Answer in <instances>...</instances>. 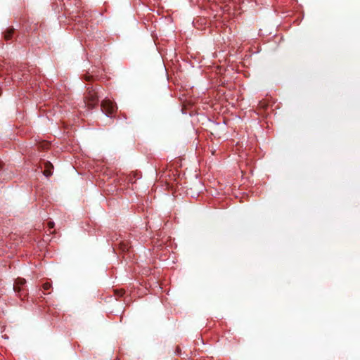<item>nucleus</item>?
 Wrapping results in <instances>:
<instances>
[{"label":"nucleus","mask_w":360,"mask_h":360,"mask_svg":"<svg viewBox=\"0 0 360 360\" xmlns=\"http://www.w3.org/2000/svg\"><path fill=\"white\" fill-rule=\"evenodd\" d=\"M98 102L97 92L93 86H88L84 96V103L89 108H93Z\"/></svg>","instance_id":"f257e3e1"},{"label":"nucleus","mask_w":360,"mask_h":360,"mask_svg":"<svg viewBox=\"0 0 360 360\" xmlns=\"http://www.w3.org/2000/svg\"><path fill=\"white\" fill-rule=\"evenodd\" d=\"M101 110L107 117H112L117 110L116 104L110 99H104L101 103Z\"/></svg>","instance_id":"f03ea898"},{"label":"nucleus","mask_w":360,"mask_h":360,"mask_svg":"<svg viewBox=\"0 0 360 360\" xmlns=\"http://www.w3.org/2000/svg\"><path fill=\"white\" fill-rule=\"evenodd\" d=\"M26 283L25 279L18 278L15 280L13 285V289L15 292L18 293V296L23 300L26 296V290L25 288V284Z\"/></svg>","instance_id":"7ed1b4c3"},{"label":"nucleus","mask_w":360,"mask_h":360,"mask_svg":"<svg viewBox=\"0 0 360 360\" xmlns=\"http://www.w3.org/2000/svg\"><path fill=\"white\" fill-rule=\"evenodd\" d=\"M115 245H119L120 250L123 252H128L131 249V245L127 240H120L117 244H115Z\"/></svg>","instance_id":"20e7f679"},{"label":"nucleus","mask_w":360,"mask_h":360,"mask_svg":"<svg viewBox=\"0 0 360 360\" xmlns=\"http://www.w3.org/2000/svg\"><path fill=\"white\" fill-rule=\"evenodd\" d=\"M44 170L43 172L44 175L46 177H49L52 175V169H53V165L50 162H44Z\"/></svg>","instance_id":"39448f33"},{"label":"nucleus","mask_w":360,"mask_h":360,"mask_svg":"<svg viewBox=\"0 0 360 360\" xmlns=\"http://www.w3.org/2000/svg\"><path fill=\"white\" fill-rule=\"evenodd\" d=\"M14 32L13 29H9L4 33V39L6 41H9L12 39Z\"/></svg>","instance_id":"423d86ee"},{"label":"nucleus","mask_w":360,"mask_h":360,"mask_svg":"<svg viewBox=\"0 0 360 360\" xmlns=\"http://www.w3.org/2000/svg\"><path fill=\"white\" fill-rule=\"evenodd\" d=\"M42 288L44 291H47L51 289V284L49 282H46L43 284Z\"/></svg>","instance_id":"0eeeda50"},{"label":"nucleus","mask_w":360,"mask_h":360,"mask_svg":"<svg viewBox=\"0 0 360 360\" xmlns=\"http://www.w3.org/2000/svg\"><path fill=\"white\" fill-rule=\"evenodd\" d=\"M124 293V291H123L122 290H115V295L117 296V297H122L123 296Z\"/></svg>","instance_id":"6e6552de"},{"label":"nucleus","mask_w":360,"mask_h":360,"mask_svg":"<svg viewBox=\"0 0 360 360\" xmlns=\"http://www.w3.org/2000/svg\"><path fill=\"white\" fill-rule=\"evenodd\" d=\"M48 226H49V229H53V226H54V223H53V222H51V221H49V222L48 223Z\"/></svg>","instance_id":"1a4fd4ad"},{"label":"nucleus","mask_w":360,"mask_h":360,"mask_svg":"<svg viewBox=\"0 0 360 360\" xmlns=\"http://www.w3.org/2000/svg\"><path fill=\"white\" fill-rule=\"evenodd\" d=\"M259 105H260V106H261V108H266V106H267L265 103H262V102H260V103H259Z\"/></svg>","instance_id":"9d476101"},{"label":"nucleus","mask_w":360,"mask_h":360,"mask_svg":"<svg viewBox=\"0 0 360 360\" xmlns=\"http://www.w3.org/2000/svg\"><path fill=\"white\" fill-rule=\"evenodd\" d=\"M186 108L185 104L181 101V112L184 111V109Z\"/></svg>","instance_id":"9b49d317"},{"label":"nucleus","mask_w":360,"mask_h":360,"mask_svg":"<svg viewBox=\"0 0 360 360\" xmlns=\"http://www.w3.org/2000/svg\"><path fill=\"white\" fill-rule=\"evenodd\" d=\"M179 346H177L176 349V352H179Z\"/></svg>","instance_id":"f8f14e48"}]
</instances>
